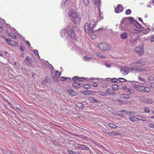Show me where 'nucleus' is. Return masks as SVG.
<instances>
[{"label":"nucleus","instance_id":"nucleus-1","mask_svg":"<svg viewBox=\"0 0 154 154\" xmlns=\"http://www.w3.org/2000/svg\"><path fill=\"white\" fill-rule=\"evenodd\" d=\"M68 15L72 21L75 24H79L80 22L79 16L74 11L71 10L68 13Z\"/></svg>","mask_w":154,"mask_h":154},{"label":"nucleus","instance_id":"nucleus-2","mask_svg":"<svg viewBox=\"0 0 154 154\" xmlns=\"http://www.w3.org/2000/svg\"><path fill=\"white\" fill-rule=\"evenodd\" d=\"M96 25V23L94 20H91L89 24L88 23H86L85 24L84 29L86 32L90 33L93 32L92 29Z\"/></svg>","mask_w":154,"mask_h":154},{"label":"nucleus","instance_id":"nucleus-3","mask_svg":"<svg viewBox=\"0 0 154 154\" xmlns=\"http://www.w3.org/2000/svg\"><path fill=\"white\" fill-rule=\"evenodd\" d=\"M134 19L130 17L125 18L122 19L121 23V26L123 27L124 26H125L129 24L130 23H133Z\"/></svg>","mask_w":154,"mask_h":154},{"label":"nucleus","instance_id":"nucleus-4","mask_svg":"<svg viewBox=\"0 0 154 154\" xmlns=\"http://www.w3.org/2000/svg\"><path fill=\"white\" fill-rule=\"evenodd\" d=\"M98 47L100 50L102 51H106L109 49L108 45L106 43H100L98 44Z\"/></svg>","mask_w":154,"mask_h":154},{"label":"nucleus","instance_id":"nucleus-5","mask_svg":"<svg viewBox=\"0 0 154 154\" xmlns=\"http://www.w3.org/2000/svg\"><path fill=\"white\" fill-rule=\"evenodd\" d=\"M131 67L129 68L128 66H123L121 68L120 71L122 74L125 75L128 74L130 71H132L131 69Z\"/></svg>","mask_w":154,"mask_h":154},{"label":"nucleus","instance_id":"nucleus-6","mask_svg":"<svg viewBox=\"0 0 154 154\" xmlns=\"http://www.w3.org/2000/svg\"><path fill=\"white\" fill-rule=\"evenodd\" d=\"M134 50L140 56L142 55L144 53L143 47L142 46L136 47Z\"/></svg>","mask_w":154,"mask_h":154},{"label":"nucleus","instance_id":"nucleus-7","mask_svg":"<svg viewBox=\"0 0 154 154\" xmlns=\"http://www.w3.org/2000/svg\"><path fill=\"white\" fill-rule=\"evenodd\" d=\"M75 146L76 148H78L80 149L86 150L88 149V147L86 146L78 143H75Z\"/></svg>","mask_w":154,"mask_h":154},{"label":"nucleus","instance_id":"nucleus-8","mask_svg":"<svg viewBox=\"0 0 154 154\" xmlns=\"http://www.w3.org/2000/svg\"><path fill=\"white\" fill-rule=\"evenodd\" d=\"M131 69L132 71H136L138 72L145 71L147 70L145 68L137 67H131Z\"/></svg>","mask_w":154,"mask_h":154},{"label":"nucleus","instance_id":"nucleus-9","mask_svg":"<svg viewBox=\"0 0 154 154\" xmlns=\"http://www.w3.org/2000/svg\"><path fill=\"white\" fill-rule=\"evenodd\" d=\"M124 9L123 6L121 5H118L115 9V12L116 13H119L122 11Z\"/></svg>","mask_w":154,"mask_h":154},{"label":"nucleus","instance_id":"nucleus-10","mask_svg":"<svg viewBox=\"0 0 154 154\" xmlns=\"http://www.w3.org/2000/svg\"><path fill=\"white\" fill-rule=\"evenodd\" d=\"M81 82L78 81L75 82L73 83L72 86L75 88H79L81 87L82 85Z\"/></svg>","mask_w":154,"mask_h":154},{"label":"nucleus","instance_id":"nucleus-11","mask_svg":"<svg viewBox=\"0 0 154 154\" xmlns=\"http://www.w3.org/2000/svg\"><path fill=\"white\" fill-rule=\"evenodd\" d=\"M67 33L68 35L72 38H74L75 36V34L74 32L71 29H68Z\"/></svg>","mask_w":154,"mask_h":154},{"label":"nucleus","instance_id":"nucleus-12","mask_svg":"<svg viewBox=\"0 0 154 154\" xmlns=\"http://www.w3.org/2000/svg\"><path fill=\"white\" fill-rule=\"evenodd\" d=\"M134 88L137 91L142 92L143 90V89L144 88V86H141L138 84H135L134 85Z\"/></svg>","mask_w":154,"mask_h":154},{"label":"nucleus","instance_id":"nucleus-13","mask_svg":"<svg viewBox=\"0 0 154 154\" xmlns=\"http://www.w3.org/2000/svg\"><path fill=\"white\" fill-rule=\"evenodd\" d=\"M32 62V60L31 58L28 56H26V59L25 60V63L28 65L30 66Z\"/></svg>","mask_w":154,"mask_h":154},{"label":"nucleus","instance_id":"nucleus-14","mask_svg":"<svg viewBox=\"0 0 154 154\" xmlns=\"http://www.w3.org/2000/svg\"><path fill=\"white\" fill-rule=\"evenodd\" d=\"M139 66L144 65L146 64L145 61L143 60H140L137 61Z\"/></svg>","mask_w":154,"mask_h":154},{"label":"nucleus","instance_id":"nucleus-15","mask_svg":"<svg viewBox=\"0 0 154 154\" xmlns=\"http://www.w3.org/2000/svg\"><path fill=\"white\" fill-rule=\"evenodd\" d=\"M132 23L137 28L140 29L141 27L140 24L138 23L137 21L134 20H133Z\"/></svg>","mask_w":154,"mask_h":154},{"label":"nucleus","instance_id":"nucleus-16","mask_svg":"<svg viewBox=\"0 0 154 154\" xmlns=\"http://www.w3.org/2000/svg\"><path fill=\"white\" fill-rule=\"evenodd\" d=\"M67 33V30L66 29H63L61 31V36L62 37L64 36Z\"/></svg>","mask_w":154,"mask_h":154},{"label":"nucleus","instance_id":"nucleus-17","mask_svg":"<svg viewBox=\"0 0 154 154\" xmlns=\"http://www.w3.org/2000/svg\"><path fill=\"white\" fill-rule=\"evenodd\" d=\"M121 38L123 39H125L128 37V36L126 33L124 32L122 33L120 35Z\"/></svg>","mask_w":154,"mask_h":154},{"label":"nucleus","instance_id":"nucleus-18","mask_svg":"<svg viewBox=\"0 0 154 154\" xmlns=\"http://www.w3.org/2000/svg\"><path fill=\"white\" fill-rule=\"evenodd\" d=\"M82 59L84 60L86 62H88L90 60L91 57L85 56L83 57Z\"/></svg>","mask_w":154,"mask_h":154},{"label":"nucleus","instance_id":"nucleus-19","mask_svg":"<svg viewBox=\"0 0 154 154\" xmlns=\"http://www.w3.org/2000/svg\"><path fill=\"white\" fill-rule=\"evenodd\" d=\"M67 91L68 93H69L70 94H72L73 95H76V93L75 92H74L73 90L71 89H69L67 90Z\"/></svg>","mask_w":154,"mask_h":154},{"label":"nucleus","instance_id":"nucleus-20","mask_svg":"<svg viewBox=\"0 0 154 154\" xmlns=\"http://www.w3.org/2000/svg\"><path fill=\"white\" fill-rule=\"evenodd\" d=\"M144 88H143V90L142 92H147L150 91V90L149 88L144 86Z\"/></svg>","mask_w":154,"mask_h":154},{"label":"nucleus","instance_id":"nucleus-21","mask_svg":"<svg viewBox=\"0 0 154 154\" xmlns=\"http://www.w3.org/2000/svg\"><path fill=\"white\" fill-rule=\"evenodd\" d=\"M150 31V29L149 28H145L143 31V33L144 34H146L149 32Z\"/></svg>","mask_w":154,"mask_h":154},{"label":"nucleus","instance_id":"nucleus-22","mask_svg":"<svg viewBox=\"0 0 154 154\" xmlns=\"http://www.w3.org/2000/svg\"><path fill=\"white\" fill-rule=\"evenodd\" d=\"M129 119L133 122H134L137 121L138 118H137L136 116H134L132 117L129 118Z\"/></svg>","mask_w":154,"mask_h":154},{"label":"nucleus","instance_id":"nucleus-23","mask_svg":"<svg viewBox=\"0 0 154 154\" xmlns=\"http://www.w3.org/2000/svg\"><path fill=\"white\" fill-rule=\"evenodd\" d=\"M120 97L121 98L128 99V95L126 94H123L120 95Z\"/></svg>","mask_w":154,"mask_h":154},{"label":"nucleus","instance_id":"nucleus-24","mask_svg":"<svg viewBox=\"0 0 154 154\" xmlns=\"http://www.w3.org/2000/svg\"><path fill=\"white\" fill-rule=\"evenodd\" d=\"M92 2L93 3L97 4V5H99L100 3V0H92Z\"/></svg>","mask_w":154,"mask_h":154},{"label":"nucleus","instance_id":"nucleus-25","mask_svg":"<svg viewBox=\"0 0 154 154\" xmlns=\"http://www.w3.org/2000/svg\"><path fill=\"white\" fill-rule=\"evenodd\" d=\"M134 91L133 89L128 88V89L127 91L126 92L128 94H132L134 92Z\"/></svg>","mask_w":154,"mask_h":154},{"label":"nucleus","instance_id":"nucleus-26","mask_svg":"<svg viewBox=\"0 0 154 154\" xmlns=\"http://www.w3.org/2000/svg\"><path fill=\"white\" fill-rule=\"evenodd\" d=\"M112 88L114 90H116L118 89L119 87L116 85H113L112 86Z\"/></svg>","mask_w":154,"mask_h":154},{"label":"nucleus","instance_id":"nucleus-27","mask_svg":"<svg viewBox=\"0 0 154 154\" xmlns=\"http://www.w3.org/2000/svg\"><path fill=\"white\" fill-rule=\"evenodd\" d=\"M98 93L100 95L103 96H106V93L102 91H99L98 92Z\"/></svg>","mask_w":154,"mask_h":154},{"label":"nucleus","instance_id":"nucleus-28","mask_svg":"<svg viewBox=\"0 0 154 154\" xmlns=\"http://www.w3.org/2000/svg\"><path fill=\"white\" fill-rule=\"evenodd\" d=\"M109 126L111 128H115L117 127V126L115 124H113L112 123H109Z\"/></svg>","mask_w":154,"mask_h":154},{"label":"nucleus","instance_id":"nucleus-29","mask_svg":"<svg viewBox=\"0 0 154 154\" xmlns=\"http://www.w3.org/2000/svg\"><path fill=\"white\" fill-rule=\"evenodd\" d=\"M130 65L131 66H135V67H137V66H139L137 62L132 63Z\"/></svg>","mask_w":154,"mask_h":154},{"label":"nucleus","instance_id":"nucleus-30","mask_svg":"<svg viewBox=\"0 0 154 154\" xmlns=\"http://www.w3.org/2000/svg\"><path fill=\"white\" fill-rule=\"evenodd\" d=\"M76 106L78 107L80 109L82 108L83 107V104L81 103H77Z\"/></svg>","mask_w":154,"mask_h":154},{"label":"nucleus","instance_id":"nucleus-31","mask_svg":"<svg viewBox=\"0 0 154 154\" xmlns=\"http://www.w3.org/2000/svg\"><path fill=\"white\" fill-rule=\"evenodd\" d=\"M89 100L91 102H97V101H98L97 100L95 99L94 98L92 97H90L89 98Z\"/></svg>","mask_w":154,"mask_h":154},{"label":"nucleus","instance_id":"nucleus-32","mask_svg":"<svg viewBox=\"0 0 154 154\" xmlns=\"http://www.w3.org/2000/svg\"><path fill=\"white\" fill-rule=\"evenodd\" d=\"M137 78H138V79L139 80H140V81H141L143 82H146L145 79L144 78L141 77L140 76H137Z\"/></svg>","mask_w":154,"mask_h":154},{"label":"nucleus","instance_id":"nucleus-33","mask_svg":"<svg viewBox=\"0 0 154 154\" xmlns=\"http://www.w3.org/2000/svg\"><path fill=\"white\" fill-rule=\"evenodd\" d=\"M144 111L145 113H149L150 112V109L147 107L144 108Z\"/></svg>","mask_w":154,"mask_h":154},{"label":"nucleus","instance_id":"nucleus-34","mask_svg":"<svg viewBox=\"0 0 154 154\" xmlns=\"http://www.w3.org/2000/svg\"><path fill=\"white\" fill-rule=\"evenodd\" d=\"M5 41L8 44L10 45H11V41L9 38H5Z\"/></svg>","mask_w":154,"mask_h":154},{"label":"nucleus","instance_id":"nucleus-35","mask_svg":"<svg viewBox=\"0 0 154 154\" xmlns=\"http://www.w3.org/2000/svg\"><path fill=\"white\" fill-rule=\"evenodd\" d=\"M119 81L122 82H126L127 80L124 78H119L118 79Z\"/></svg>","mask_w":154,"mask_h":154},{"label":"nucleus","instance_id":"nucleus-36","mask_svg":"<svg viewBox=\"0 0 154 154\" xmlns=\"http://www.w3.org/2000/svg\"><path fill=\"white\" fill-rule=\"evenodd\" d=\"M84 3L86 6H87L89 4L88 0H83Z\"/></svg>","mask_w":154,"mask_h":154},{"label":"nucleus","instance_id":"nucleus-37","mask_svg":"<svg viewBox=\"0 0 154 154\" xmlns=\"http://www.w3.org/2000/svg\"><path fill=\"white\" fill-rule=\"evenodd\" d=\"M131 10L130 9H128L125 12V14L126 15H129L131 14Z\"/></svg>","mask_w":154,"mask_h":154},{"label":"nucleus","instance_id":"nucleus-38","mask_svg":"<svg viewBox=\"0 0 154 154\" xmlns=\"http://www.w3.org/2000/svg\"><path fill=\"white\" fill-rule=\"evenodd\" d=\"M61 75V74L60 72H59L57 71L56 72V73L55 74V76L56 77H59Z\"/></svg>","mask_w":154,"mask_h":154},{"label":"nucleus","instance_id":"nucleus-39","mask_svg":"<svg viewBox=\"0 0 154 154\" xmlns=\"http://www.w3.org/2000/svg\"><path fill=\"white\" fill-rule=\"evenodd\" d=\"M139 117L141 118V119H139L138 118V120H140L142 121H146V119L144 117H142L141 116H138Z\"/></svg>","mask_w":154,"mask_h":154},{"label":"nucleus","instance_id":"nucleus-40","mask_svg":"<svg viewBox=\"0 0 154 154\" xmlns=\"http://www.w3.org/2000/svg\"><path fill=\"white\" fill-rule=\"evenodd\" d=\"M137 42V40L136 39H133L131 41L132 44L134 45L136 44Z\"/></svg>","mask_w":154,"mask_h":154},{"label":"nucleus","instance_id":"nucleus-41","mask_svg":"<svg viewBox=\"0 0 154 154\" xmlns=\"http://www.w3.org/2000/svg\"><path fill=\"white\" fill-rule=\"evenodd\" d=\"M4 153H5V154H13L11 153V152H10L5 150H3V151Z\"/></svg>","mask_w":154,"mask_h":154},{"label":"nucleus","instance_id":"nucleus-42","mask_svg":"<svg viewBox=\"0 0 154 154\" xmlns=\"http://www.w3.org/2000/svg\"><path fill=\"white\" fill-rule=\"evenodd\" d=\"M67 1V0H63L61 3L62 6H64V5L66 3Z\"/></svg>","mask_w":154,"mask_h":154},{"label":"nucleus","instance_id":"nucleus-43","mask_svg":"<svg viewBox=\"0 0 154 154\" xmlns=\"http://www.w3.org/2000/svg\"><path fill=\"white\" fill-rule=\"evenodd\" d=\"M78 79H79V78L77 76H75L72 78L73 81H74L75 82L78 81H79L78 80Z\"/></svg>","mask_w":154,"mask_h":154},{"label":"nucleus","instance_id":"nucleus-44","mask_svg":"<svg viewBox=\"0 0 154 154\" xmlns=\"http://www.w3.org/2000/svg\"><path fill=\"white\" fill-rule=\"evenodd\" d=\"M97 56L98 58H105V56H103L101 55L100 54H97Z\"/></svg>","mask_w":154,"mask_h":154},{"label":"nucleus","instance_id":"nucleus-45","mask_svg":"<svg viewBox=\"0 0 154 154\" xmlns=\"http://www.w3.org/2000/svg\"><path fill=\"white\" fill-rule=\"evenodd\" d=\"M146 103H152V101L150 99H147L146 101Z\"/></svg>","mask_w":154,"mask_h":154},{"label":"nucleus","instance_id":"nucleus-46","mask_svg":"<svg viewBox=\"0 0 154 154\" xmlns=\"http://www.w3.org/2000/svg\"><path fill=\"white\" fill-rule=\"evenodd\" d=\"M141 31H140L135 30L134 31L132 32V33H134V34H139V33H141Z\"/></svg>","mask_w":154,"mask_h":154},{"label":"nucleus","instance_id":"nucleus-47","mask_svg":"<svg viewBox=\"0 0 154 154\" xmlns=\"http://www.w3.org/2000/svg\"><path fill=\"white\" fill-rule=\"evenodd\" d=\"M91 91H83V93L85 94H90V92Z\"/></svg>","mask_w":154,"mask_h":154},{"label":"nucleus","instance_id":"nucleus-48","mask_svg":"<svg viewBox=\"0 0 154 154\" xmlns=\"http://www.w3.org/2000/svg\"><path fill=\"white\" fill-rule=\"evenodd\" d=\"M97 37L96 35H91V38L92 39H94Z\"/></svg>","mask_w":154,"mask_h":154},{"label":"nucleus","instance_id":"nucleus-49","mask_svg":"<svg viewBox=\"0 0 154 154\" xmlns=\"http://www.w3.org/2000/svg\"><path fill=\"white\" fill-rule=\"evenodd\" d=\"M90 87V85L89 84H86L84 85V88L86 89Z\"/></svg>","mask_w":154,"mask_h":154},{"label":"nucleus","instance_id":"nucleus-50","mask_svg":"<svg viewBox=\"0 0 154 154\" xmlns=\"http://www.w3.org/2000/svg\"><path fill=\"white\" fill-rule=\"evenodd\" d=\"M128 88V87L126 85L122 87V89L123 90H127V91Z\"/></svg>","mask_w":154,"mask_h":154},{"label":"nucleus","instance_id":"nucleus-51","mask_svg":"<svg viewBox=\"0 0 154 154\" xmlns=\"http://www.w3.org/2000/svg\"><path fill=\"white\" fill-rule=\"evenodd\" d=\"M105 65L106 67L108 68H110L111 67V65L109 63H106Z\"/></svg>","mask_w":154,"mask_h":154},{"label":"nucleus","instance_id":"nucleus-52","mask_svg":"<svg viewBox=\"0 0 154 154\" xmlns=\"http://www.w3.org/2000/svg\"><path fill=\"white\" fill-rule=\"evenodd\" d=\"M25 49V47L24 46H21L20 47V50L22 51H23Z\"/></svg>","mask_w":154,"mask_h":154},{"label":"nucleus","instance_id":"nucleus-53","mask_svg":"<svg viewBox=\"0 0 154 154\" xmlns=\"http://www.w3.org/2000/svg\"><path fill=\"white\" fill-rule=\"evenodd\" d=\"M107 86V84H103L102 85L101 87L104 88H106Z\"/></svg>","mask_w":154,"mask_h":154},{"label":"nucleus","instance_id":"nucleus-54","mask_svg":"<svg viewBox=\"0 0 154 154\" xmlns=\"http://www.w3.org/2000/svg\"><path fill=\"white\" fill-rule=\"evenodd\" d=\"M34 53L36 55L38 56L39 53H38V52L37 50H34Z\"/></svg>","mask_w":154,"mask_h":154},{"label":"nucleus","instance_id":"nucleus-55","mask_svg":"<svg viewBox=\"0 0 154 154\" xmlns=\"http://www.w3.org/2000/svg\"><path fill=\"white\" fill-rule=\"evenodd\" d=\"M85 79V78H79V79H78V80L79 81L81 82V81H83Z\"/></svg>","mask_w":154,"mask_h":154},{"label":"nucleus","instance_id":"nucleus-56","mask_svg":"<svg viewBox=\"0 0 154 154\" xmlns=\"http://www.w3.org/2000/svg\"><path fill=\"white\" fill-rule=\"evenodd\" d=\"M61 81H65L66 80V78L61 77L60 78Z\"/></svg>","mask_w":154,"mask_h":154},{"label":"nucleus","instance_id":"nucleus-57","mask_svg":"<svg viewBox=\"0 0 154 154\" xmlns=\"http://www.w3.org/2000/svg\"><path fill=\"white\" fill-rule=\"evenodd\" d=\"M67 81L68 82H70L71 81V79L70 78H66Z\"/></svg>","mask_w":154,"mask_h":154},{"label":"nucleus","instance_id":"nucleus-58","mask_svg":"<svg viewBox=\"0 0 154 154\" xmlns=\"http://www.w3.org/2000/svg\"><path fill=\"white\" fill-rule=\"evenodd\" d=\"M68 152L69 154H73V153H74V151H72L70 150H68Z\"/></svg>","mask_w":154,"mask_h":154},{"label":"nucleus","instance_id":"nucleus-59","mask_svg":"<svg viewBox=\"0 0 154 154\" xmlns=\"http://www.w3.org/2000/svg\"><path fill=\"white\" fill-rule=\"evenodd\" d=\"M149 126L150 127L154 128V124L153 123H150L149 124Z\"/></svg>","mask_w":154,"mask_h":154},{"label":"nucleus","instance_id":"nucleus-60","mask_svg":"<svg viewBox=\"0 0 154 154\" xmlns=\"http://www.w3.org/2000/svg\"><path fill=\"white\" fill-rule=\"evenodd\" d=\"M154 42V35L152 36L151 40V42Z\"/></svg>","mask_w":154,"mask_h":154},{"label":"nucleus","instance_id":"nucleus-61","mask_svg":"<svg viewBox=\"0 0 154 154\" xmlns=\"http://www.w3.org/2000/svg\"><path fill=\"white\" fill-rule=\"evenodd\" d=\"M117 81V79L116 78H113L112 79V81L113 82H116Z\"/></svg>","mask_w":154,"mask_h":154},{"label":"nucleus","instance_id":"nucleus-62","mask_svg":"<svg viewBox=\"0 0 154 154\" xmlns=\"http://www.w3.org/2000/svg\"><path fill=\"white\" fill-rule=\"evenodd\" d=\"M48 66L51 69H52L54 68L53 66L50 64Z\"/></svg>","mask_w":154,"mask_h":154},{"label":"nucleus","instance_id":"nucleus-63","mask_svg":"<svg viewBox=\"0 0 154 154\" xmlns=\"http://www.w3.org/2000/svg\"><path fill=\"white\" fill-rule=\"evenodd\" d=\"M93 86L94 87H97L98 86V84H97V83H93Z\"/></svg>","mask_w":154,"mask_h":154},{"label":"nucleus","instance_id":"nucleus-64","mask_svg":"<svg viewBox=\"0 0 154 154\" xmlns=\"http://www.w3.org/2000/svg\"><path fill=\"white\" fill-rule=\"evenodd\" d=\"M150 86H151V87L152 88H154V83H152L151 84Z\"/></svg>","mask_w":154,"mask_h":154}]
</instances>
